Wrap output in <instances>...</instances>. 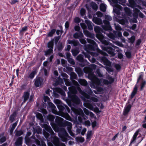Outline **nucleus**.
<instances>
[{"instance_id": "ddd939ff", "label": "nucleus", "mask_w": 146, "mask_h": 146, "mask_svg": "<svg viewBox=\"0 0 146 146\" xmlns=\"http://www.w3.org/2000/svg\"><path fill=\"white\" fill-rule=\"evenodd\" d=\"M44 79L41 77H36L34 79V85L36 87L41 86L43 84Z\"/></svg>"}, {"instance_id": "f3484780", "label": "nucleus", "mask_w": 146, "mask_h": 146, "mask_svg": "<svg viewBox=\"0 0 146 146\" xmlns=\"http://www.w3.org/2000/svg\"><path fill=\"white\" fill-rule=\"evenodd\" d=\"M84 54L86 58H88L90 62L92 63H94L96 62V59L93 56H91L89 53L85 52L83 53Z\"/></svg>"}, {"instance_id": "c03bdc74", "label": "nucleus", "mask_w": 146, "mask_h": 146, "mask_svg": "<svg viewBox=\"0 0 146 146\" xmlns=\"http://www.w3.org/2000/svg\"><path fill=\"white\" fill-rule=\"evenodd\" d=\"M63 68L64 71L66 72L67 71L71 72L72 71L73 68L69 66H65Z\"/></svg>"}, {"instance_id": "a878e982", "label": "nucleus", "mask_w": 146, "mask_h": 146, "mask_svg": "<svg viewBox=\"0 0 146 146\" xmlns=\"http://www.w3.org/2000/svg\"><path fill=\"white\" fill-rule=\"evenodd\" d=\"M68 43L71 44L72 46H76L78 45L79 44V42L77 40H68Z\"/></svg>"}, {"instance_id": "dca6fc26", "label": "nucleus", "mask_w": 146, "mask_h": 146, "mask_svg": "<svg viewBox=\"0 0 146 146\" xmlns=\"http://www.w3.org/2000/svg\"><path fill=\"white\" fill-rule=\"evenodd\" d=\"M124 10L125 11V14L124 15H122V17L123 18L126 19L127 17H131V12L129 8L127 7H125L124 8Z\"/></svg>"}, {"instance_id": "f257e3e1", "label": "nucleus", "mask_w": 146, "mask_h": 146, "mask_svg": "<svg viewBox=\"0 0 146 146\" xmlns=\"http://www.w3.org/2000/svg\"><path fill=\"white\" fill-rule=\"evenodd\" d=\"M70 78L73 83L72 85L68 87L69 91L68 92V97L72 99L73 102V106L74 108L72 110L71 112L72 116L75 119L78 118L79 121L81 122L82 120L80 119V116L78 115L83 116L84 113L80 107L82 106L80 99L76 95L77 91L78 92L81 91V89L80 87V85L78 82L74 79H76L77 76L76 74L73 72H71Z\"/></svg>"}, {"instance_id": "2f4dec72", "label": "nucleus", "mask_w": 146, "mask_h": 146, "mask_svg": "<svg viewBox=\"0 0 146 146\" xmlns=\"http://www.w3.org/2000/svg\"><path fill=\"white\" fill-rule=\"evenodd\" d=\"M16 115V112L13 113L10 116L9 120L11 122H13L15 119Z\"/></svg>"}, {"instance_id": "7c9ffc66", "label": "nucleus", "mask_w": 146, "mask_h": 146, "mask_svg": "<svg viewBox=\"0 0 146 146\" xmlns=\"http://www.w3.org/2000/svg\"><path fill=\"white\" fill-rule=\"evenodd\" d=\"M79 49L78 48H76L72 50V54L74 56H76L79 53Z\"/></svg>"}, {"instance_id": "5fc2aeb1", "label": "nucleus", "mask_w": 146, "mask_h": 146, "mask_svg": "<svg viewBox=\"0 0 146 146\" xmlns=\"http://www.w3.org/2000/svg\"><path fill=\"white\" fill-rule=\"evenodd\" d=\"M129 42L131 43H133L135 40V36L134 35L132 36L131 38L129 39Z\"/></svg>"}, {"instance_id": "412c9836", "label": "nucleus", "mask_w": 146, "mask_h": 146, "mask_svg": "<svg viewBox=\"0 0 146 146\" xmlns=\"http://www.w3.org/2000/svg\"><path fill=\"white\" fill-rule=\"evenodd\" d=\"M23 140V137H18L15 142V145L16 146H21Z\"/></svg>"}, {"instance_id": "79ce46f5", "label": "nucleus", "mask_w": 146, "mask_h": 146, "mask_svg": "<svg viewBox=\"0 0 146 146\" xmlns=\"http://www.w3.org/2000/svg\"><path fill=\"white\" fill-rule=\"evenodd\" d=\"M54 116L51 115H49L47 116V119L49 121H51V122H54L53 121L54 119Z\"/></svg>"}, {"instance_id": "39448f33", "label": "nucleus", "mask_w": 146, "mask_h": 146, "mask_svg": "<svg viewBox=\"0 0 146 146\" xmlns=\"http://www.w3.org/2000/svg\"><path fill=\"white\" fill-rule=\"evenodd\" d=\"M87 40L90 44L85 45L84 47V49L86 51V52L94 57H97L96 58L104 65L110 66L111 63L106 57L104 56H99L101 54L105 56H108V54L100 50H99L100 52H93L98 50V46L94 40L89 38H87Z\"/></svg>"}, {"instance_id": "bf43d9fd", "label": "nucleus", "mask_w": 146, "mask_h": 146, "mask_svg": "<svg viewBox=\"0 0 146 146\" xmlns=\"http://www.w3.org/2000/svg\"><path fill=\"white\" fill-rule=\"evenodd\" d=\"M114 32H115V33L116 35H117V36L118 37H119L120 38H122V33L121 32L118 31V32H117L115 31Z\"/></svg>"}, {"instance_id": "393cba45", "label": "nucleus", "mask_w": 146, "mask_h": 146, "mask_svg": "<svg viewBox=\"0 0 146 146\" xmlns=\"http://www.w3.org/2000/svg\"><path fill=\"white\" fill-rule=\"evenodd\" d=\"M85 22L88 26V28L89 30H92L93 29L92 23L88 20H86Z\"/></svg>"}, {"instance_id": "37998d69", "label": "nucleus", "mask_w": 146, "mask_h": 146, "mask_svg": "<svg viewBox=\"0 0 146 146\" xmlns=\"http://www.w3.org/2000/svg\"><path fill=\"white\" fill-rule=\"evenodd\" d=\"M92 134V131H88L86 136V139L87 141H90L91 139Z\"/></svg>"}, {"instance_id": "4d7b16f0", "label": "nucleus", "mask_w": 146, "mask_h": 146, "mask_svg": "<svg viewBox=\"0 0 146 146\" xmlns=\"http://www.w3.org/2000/svg\"><path fill=\"white\" fill-rule=\"evenodd\" d=\"M85 10L83 8H82L80 11V14L82 16H84L85 14Z\"/></svg>"}, {"instance_id": "0e129e2a", "label": "nucleus", "mask_w": 146, "mask_h": 146, "mask_svg": "<svg viewBox=\"0 0 146 146\" xmlns=\"http://www.w3.org/2000/svg\"><path fill=\"white\" fill-rule=\"evenodd\" d=\"M40 111L41 113L44 114H46L47 113V111L46 110L44 109H40Z\"/></svg>"}, {"instance_id": "473e14b6", "label": "nucleus", "mask_w": 146, "mask_h": 146, "mask_svg": "<svg viewBox=\"0 0 146 146\" xmlns=\"http://www.w3.org/2000/svg\"><path fill=\"white\" fill-rule=\"evenodd\" d=\"M36 116L37 119L40 120L41 122L43 121L44 119L43 116L41 114L38 113L36 114Z\"/></svg>"}, {"instance_id": "49530a36", "label": "nucleus", "mask_w": 146, "mask_h": 146, "mask_svg": "<svg viewBox=\"0 0 146 146\" xmlns=\"http://www.w3.org/2000/svg\"><path fill=\"white\" fill-rule=\"evenodd\" d=\"M17 125V123L16 122L14 123L12 125L11 127V128L10 129V132L11 133H12L13 132L15 128Z\"/></svg>"}, {"instance_id": "8fccbe9b", "label": "nucleus", "mask_w": 146, "mask_h": 146, "mask_svg": "<svg viewBox=\"0 0 146 146\" xmlns=\"http://www.w3.org/2000/svg\"><path fill=\"white\" fill-rule=\"evenodd\" d=\"M64 46L62 43H60L57 46V48L58 50H62L64 48Z\"/></svg>"}, {"instance_id": "6ab92c4d", "label": "nucleus", "mask_w": 146, "mask_h": 146, "mask_svg": "<svg viewBox=\"0 0 146 146\" xmlns=\"http://www.w3.org/2000/svg\"><path fill=\"white\" fill-rule=\"evenodd\" d=\"M131 108V106L130 104L126 106L124 109L123 115H127L130 111Z\"/></svg>"}, {"instance_id": "5701e85b", "label": "nucleus", "mask_w": 146, "mask_h": 146, "mask_svg": "<svg viewBox=\"0 0 146 146\" xmlns=\"http://www.w3.org/2000/svg\"><path fill=\"white\" fill-rule=\"evenodd\" d=\"M30 94L28 92H25L24 93L23 98V103H25L26 101L29 99V96Z\"/></svg>"}, {"instance_id": "69168bd1", "label": "nucleus", "mask_w": 146, "mask_h": 146, "mask_svg": "<svg viewBox=\"0 0 146 146\" xmlns=\"http://www.w3.org/2000/svg\"><path fill=\"white\" fill-rule=\"evenodd\" d=\"M66 61L64 59H61V63L63 66L65 67L66 66Z\"/></svg>"}, {"instance_id": "ea45409f", "label": "nucleus", "mask_w": 146, "mask_h": 146, "mask_svg": "<svg viewBox=\"0 0 146 146\" xmlns=\"http://www.w3.org/2000/svg\"><path fill=\"white\" fill-rule=\"evenodd\" d=\"M56 31V29H52L50 31L48 34L47 35L48 37L52 36L55 33Z\"/></svg>"}, {"instance_id": "de8ad7c7", "label": "nucleus", "mask_w": 146, "mask_h": 146, "mask_svg": "<svg viewBox=\"0 0 146 146\" xmlns=\"http://www.w3.org/2000/svg\"><path fill=\"white\" fill-rule=\"evenodd\" d=\"M67 60L68 62L70 64L74 65L75 64V62L74 60L72 58V57L70 58H67Z\"/></svg>"}, {"instance_id": "c85d7f7f", "label": "nucleus", "mask_w": 146, "mask_h": 146, "mask_svg": "<svg viewBox=\"0 0 146 146\" xmlns=\"http://www.w3.org/2000/svg\"><path fill=\"white\" fill-rule=\"evenodd\" d=\"M83 35L82 33L76 32L73 35V37L75 38H82Z\"/></svg>"}, {"instance_id": "e2e57ef3", "label": "nucleus", "mask_w": 146, "mask_h": 146, "mask_svg": "<svg viewBox=\"0 0 146 146\" xmlns=\"http://www.w3.org/2000/svg\"><path fill=\"white\" fill-rule=\"evenodd\" d=\"M74 22L76 23H78L80 22V19L78 17H75L74 20Z\"/></svg>"}, {"instance_id": "a211bd4d", "label": "nucleus", "mask_w": 146, "mask_h": 146, "mask_svg": "<svg viewBox=\"0 0 146 146\" xmlns=\"http://www.w3.org/2000/svg\"><path fill=\"white\" fill-rule=\"evenodd\" d=\"M36 74V71L35 70L32 71L28 75L25 74L24 76L25 78H30L31 79H33L35 77V75Z\"/></svg>"}, {"instance_id": "a19ab883", "label": "nucleus", "mask_w": 146, "mask_h": 146, "mask_svg": "<svg viewBox=\"0 0 146 146\" xmlns=\"http://www.w3.org/2000/svg\"><path fill=\"white\" fill-rule=\"evenodd\" d=\"M146 84V81L145 80H142V81H141L140 84L141 90H142L143 89V88Z\"/></svg>"}, {"instance_id": "bb28decb", "label": "nucleus", "mask_w": 146, "mask_h": 146, "mask_svg": "<svg viewBox=\"0 0 146 146\" xmlns=\"http://www.w3.org/2000/svg\"><path fill=\"white\" fill-rule=\"evenodd\" d=\"M78 82L81 85L87 86L88 85L87 82L85 80L82 79H79L78 80Z\"/></svg>"}, {"instance_id": "a18cd8bd", "label": "nucleus", "mask_w": 146, "mask_h": 146, "mask_svg": "<svg viewBox=\"0 0 146 146\" xmlns=\"http://www.w3.org/2000/svg\"><path fill=\"white\" fill-rule=\"evenodd\" d=\"M96 73L99 77H103V74L101 73L100 70L99 69H97L96 71Z\"/></svg>"}, {"instance_id": "cd10ccee", "label": "nucleus", "mask_w": 146, "mask_h": 146, "mask_svg": "<svg viewBox=\"0 0 146 146\" xmlns=\"http://www.w3.org/2000/svg\"><path fill=\"white\" fill-rule=\"evenodd\" d=\"M4 133L0 134V144H2L6 141V136H4Z\"/></svg>"}, {"instance_id": "1a4fd4ad", "label": "nucleus", "mask_w": 146, "mask_h": 146, "mask_svg": "<svg viewBox=\"0 0 146 146\" xmlns=\"http://www.w3.org/2000/svg\"><path fill=\"white\" fill-rule=\"evenodd\" d=\"M81 91H79V92L83 96H84L85 98L88 100V102L87 103L88 108L90 109L91 110H93L94 107L93 105L94 104L93 103V102H96L98 101V99L96 98V96L94 94L92 95L93 96H90L89 95L86 94L85 92L81 90Z\"/></svg>"}, {"instance_id": "9b49d317", "label": "nucleus", "mask_w": 146, "mask_h": 146, "mask_svg": "<svg viewBox=\"0 0 146 146\" xmlns=\"http://www.w3.org/2000/svg\"><path fill=\"white\" fill-rule=\"evenodd\" d=\"M54 102L56 105L58 109L61 112L66 110V109L68 112L70 111V109L68 106L63 104L60 100L56 99L54 100Z\"/></svg>"}, {"instance_id": "f03ea898", "label": "nucleus", "mask_w": 146, "mask_h": 146, "mask_svg": "<svg viewBox=\"0 0 146 146\" xmlns=\"http://www.w3.org/2000/svg\"><path fill=\"white\" fill-rule=\"evenodd\" d=\"M97 67L96 65L92 64L90 66H86L84 68V72L86 74H88V78L91 80L92 82L90 84V86L92 88L96 89L98 91L101 92L104 90L103 88L99 86H102V83L103 81V83L105 85H110L114 81V79L111 76L108 75L106 78L99 79L93 72V70L95 69Z\"/></svg>"}, {"instance_id": "aec40b11", "label": "nucleus", "mask_w": 146, "mask_h": 146, "mask_svg": "<svg viewBox=\"0 0 146 146\" xmlns=\"http://www.w3.org/2000/svg\"><path fill=\"white\" fill-rule=\"evenodd\" d=\"M84 111L86 114L87 115H89L91 118H96L95 115L92 112L89 111L88 109L86 108L84 109Z\"/></svg>"}, {"instance_id": "6e6552de", "label": "nucleus", "mask_w": 146, "mask_h": 146, "mask_svg": "<svg viewBox=\"0 0 146 146\" xmlns=\"http://www.w3.org/2000/svg\"><path fill=\"white\" fill-rule=\"evenodd\" d=\"M129 4V6L133 9L134 12L133 13V21L134 23L137 22V19L138 17L139 9H141L139 6L140 0H128Z\"/></svg>"}, {"instance_id": "13d9d810", "label": "nucleus", "mask_w": 146, "mask_h": 146, "mask_svg": "<svg viewBox=\"0 0 146 146\" xmlns=\"http://www.w3.org/2000/svg\"><path fill=\"white\" fill-rule=\"evenodd\" d=\"M79 40L81 43L83 44H85L86 43V41L82 38L79 39Z\"/></svg>"}, {"instance_id": "052dcab7", "label": "nucleus", "mask_w": 146, "mask_h": 146, "mask_svg": "<svg viewBox=\"0 0 146 146\" xmlns=\"http://www.w3.org/2000/svg\"><path fill=\"white\" fill-rule=\"evenodd\" d=\"M61 75L64 80L67 79V78L68 77V76L66 74L64 73H62Z\"/></svg>"}, {"instance_id": "603ef678", "label": "nucleus", "mask_w": 146, "mask_h": 146, "mask_svg": "<svg viewBox=\"0 0 146 146\" xmlns=\"http://www.w3.org/2000/svg\"><path fill=\"white\" fill-rule=\"evenodd\" d=\"M23 132L22 130L17 131L16 132L15 135L16 136H19L23 134Z\"/></svg>"}, {"instance_id": "680f3d73", "label": "nucleus", "mask_w": 146, "mask_h": 146, "mask_svg": "<svg viewBox=\"0 0 146 146\" xmlns=\"http://www.w3.org/2000/svg\"><path fill=\"white\" fill-rule=\"evenodd\" d=\"M84 124L85 126L88 127L90 125L91 123L89 121L87 120L85 121Z\"/></svg>"}, {"instance_id": "9d476101", "label": "nucleus", "mask_w": 146, "mask_h": 146, "mask_svg": "<svg viewBox=\"0 0 146 146\" xmlns=\"http://www.w3.org/2000/svg\"><path fill=\"white\" fill-rule=\"evenodd\" d=\"M105 20H103V23L104 25L101 26L102 28L106 31L110 30L111 29V27L110 25L109 21H111L112 19L111 17L108 15H106L105 17Z\"/></svg>"}, {"instance_id": "20e7f679", "label": "nucleus", "mask_w": 146, "mask_h": 146, "mask_svg": "<svg viewBox=\"0 0 146 146\" xmlns=\"http://www.w3.org/2000/svg\"><path fill=\"white\" fill-rule=\"evenodd\" d=\"M94 30L96 33V37L101 42L104 44V46H101L103 50L107 52L108 54L112 56H114L115 54V49L118 47L113 44L110 43L107 39L102 34H105L109 38L114 39L115 38V35L112 33L109 32L110 30L106 31L98 26H96L94 28Z\"/></svg>"}, {"instance_id": "b1692460", "label": "nucleus", "mask_w": 146, "mask_h": 146, "mask_svg": "<svg viewBox=\"0 0 146 146\" xmlns=\"http://www.w3.org/2000/svg\"><path fill=\"white\" fill-rule=\"evenodd\" d=\"M84 33L85 35L87 37L90 38H93L94 37L95 35L88 31H84Z\"/></svg>"}, {"instance_id": "4c0bfd02", "label": "nucleus", "mask_w": 146, "mask_h": 146, "mask_svg": "<svg viewBox=\"0 0 146 146\" xmlns=\"http://www.w3.org/2000/svg\"><path fill=\"white\" fill-rule=\"evenodd\" d=\"M85 91L86 92H85L86 94V93H87L90 95L92 96L93 94L92 91L89 86H88V87H87V89L85 90Z\"/></svg>"}, {"instance_id": "3c124183", "label": "nucleus", "mask_w": 146, "mask_h": 146, "mask_svg": "<svg viewBox=\"0 0 146 146\" xmlns=\"http://www.w3.org/2000/svg\"><path fill=\"white\" fill-rule=\"evenodd\" d=\"M143 74L142 73H141L139 75V77L137 80V84H138L139 80L142 81L143 79Z\"/></svg>"}, {"instance_id": "c9c22d12", "label": "nucleus", "mask_w": 146, "mask_h": 146, "mask_svg": "<svg viewBox=\"0 0 146 146\" xmlns=\"http://www.w3.org/2000/svg\"><path fill=\"white\" fill-rule=\"evenodd\" d=\"M27 30V27L25 26L21 29L20 30L19 34L20 35H23L24 34V32L26 31Z\"/></svg>"}, {"instance_id": "c756f323", "label": "nucleus", "mask_w": 146, "mask_h": 146, "mask_svg": "<svg viewBox=\"0 0 146 146\" xmlns=\"http://www.w3.org/2000/svg\"><path fill=\"white\" fill-rule=\"evenodd\" d=\"M137 90V87L136 84L134 87L133 92L131 94V97L132 98L136 94Z\"/></svg>"}, {"instance_id": "0eeeda50", "label": "nucleus", "mask_w": 146, "mask_h": 146, "mask_svg": "<svg viewBox=\"0 0 146 146\" xmlns=\"http://www.w3.org/2000/svg\"><path fill=\"white\" fill-rule=\"evenodd\" d=\"M145 133V131L143 129H139L134 134L129 146H137L143 139V137L141 136H144Z\"/></svg>"}, {"instance_id": "72a5a7b5", "label": "nucleus", "mask_w": 146, "mask_h": 146, "mask_svg": "<svg viewBox=\"0 0 146 146\" xmlns=\"http://www.w3.org/2000/svg\"><path fill=\"white\" fill-rule=\"evenodd\" d=\"M100 9L101 11L105 12L106 9V5L104 3H101L100 5Z\"/></svg>"}, {"instance_id": "774afa93", "label": "nucleus", "mask_w": 146, "mask_h": 146, "mask_svg": "<svg viewBox=\"0 0 146 146\" xmlns=\"http://www.w3.org/2000/svg\"><path fill=\"white\" fill-rule=\"evenodd\" d=\"M127 21L126 19H122L120 21L119 23L122 25H124L126 23Z\"/></svg>"}, {"instance_id": "f8f14e48", "label": "nucleus", "mask_w": 146, "mask_h": 146, "mask_svg": "<svg viewBox=\"0 0 146 146\" xmlns=\"http://www.w3.org/2000/svg\"><path fill=\"white\" fill-rule=\"evenodd\" d=\"M76 60L79 61L80 66L82 67H84L86 65H88L89 63L87 60L84 59V56L81 54H79L76 58Z\"/></svg>"}, {"instance_id": "423d86ee", "label": "nucleus", "mask_w": 146, "mask_h": 146, "mask_svg": "<svg viewBox=\"0 0 146 146\" xmlns=\"http://www.w3.org/2000/svg\"><path fill=\"white\" fill-rule=\"evenodd\" d=\"M45 129V130L43 129V134L47 140L48 146H66L65 144L60 142L59 138L50 126H47Z\"/></svg>"}, {"instance_id": "2eb2a0df", "label": "nucleus", "mask_w": 146, "mask_h": 146, "mask_svg": "<svg viewBox=\"0 0 146 146\" xmlns=\"http://www.w3.org/2000/svg\"><path fill=\"white\" fill-rule=\"evenodd\" d=\"M123 8L120 5L116 4L113 7V11L118 15L121 14V11H122Z\"/></svg>"}, {"instance_id": "4be33fe9", "label": "nucleus", "mask_w": 146, "mask_h": 146, "mask_svg": "<svg viewBox=\"0 0 146 146\" xmlns=\"http://www.w3.org/2000/svg\"><path fill=\"white\" fill-rule=\"evenodd\" d=\"M92 21L94 23L97 25H100L102 24V21L101 18L94 17L92 19Z\"/></svg>"}, {"instance_id": "7ed1b4c3", "label": "nucleus", "mask_w": 146, "mask_h": 146, "mask_svg": "<svg viewBox=\"0 0 146 146\" xmlns=\"http://www.w3.org/2000/svg\"><path fill=\"white\" fill-rule=\"evenodd\" d=\"M55 121V123L54 122H50V124L54 130L58 132V136L61 138V140L63 142H66L68 140L72 139L69 136L64 128L59 127H65L67 126L68 133L71 136H73L74 134L71 130L72 123L58 116L56 117Z\"/></svg>"}, {"instance_id": "6e6d98bb", "label": "nucleus", "mask_w": 146, "mask_h": 146, "mask_svg": "<svg viewBox=\"0 0 146 146\" xmlns=\"http://www.w3.org/2000/svg\"><path fill=\"white\" fill-rule=\"evenodd\" d=\"M80 25L81 27L84 31H85L87 29V27L86 24L84 23H80Z\"/></svg>"}, {"instance_id": "e433bc0d", "label": "nucleus", "mask_w": 146, "mask_h": 146, "mask_svg": "<svg viewBox=\"0 0 146 146\" xmlns=\"http://www.w3.org/2000/svg\"><path fill=\"white\" fill-rule=\"evenodd\" d=\"M91 6L92 9L95 11H96L98 9V6L97 4L95 3L92 2L91 3Z\"/></svg>"}, {"instance_id": "338daca9", "label": "nucleus", "mask_w": 146, "mask_h": 146, "mask_svg": "<svg viewBox=\"0 0 146 146\" xmlns=\"http://www.w3.org/2000/svg\"><path fill=\"white\" fill-rule=\"evenodd\" d=\"M96 15H97L98 17H101L103 16L102 13L98 11L96 13Z\"/></svg>"}, {"instance_id": "58836bf2", "label": "nucleus", "mask_w": 146, "mask_h": 146, "mask_svg": "<svg viewBox=\"0 0 146 146\" xmlns=\"http://www.w3.org/2000/svg\"><path fill=\"white\" fill-rule=\"evenodd\" d=\"M53 49H50L49 48L48 49L46 50L44 52V54L46 56L47 55H50L51 54L53 53Z\"/></svg>"}, {"instance_id": "4468645a", "label": "nucleus", "mask_w": 146, "mask_h": 146, "mask_svg": "<svg viewBox=\"0 0 146 146\" xmlns=\"http://www.w3.org/2000/svg\"><path fill=\"white\" fill-rule=\"evenodd\" d=\"M47 110L50 111L52 112L55 114H56V108L55 106L52 103L50 102L47 107Z\"/></svg>"}, {"instance_id": "864d4df0", "label": "nucleus", "mask_w": 146, "mask_h": 146, "mask_svg": "<svg viewBox=\"0 0 146 146\" xmlns=\"http://www.w3.org/2000/svg\"><path fill=\"white\" fill-rule=\"evenodd\" d=\"M114 26L115 27V29L116 30L120 31L121 30V28L120 25H119V24H115Z\"/></svg>"}, {"instance_id": "09e8293b", "label": "nucleus", "mask_w": 146, "mask_h": 146, "mask_svg": "<svg viewBox=\"0 0 146 146\" xmlns=\"http://www.w3.org/2000/svg\"><path fill=\"white\" fill-rule=\"evenodd\" d=\"M64 80L66 86H69L71 85L72 83L69 80L67 79H65Z\"/></svg>"}, {"instance_id": "f704fd0d", "label": "nucleus", "mask_w": 146, "mask_h": 146, "mask_svg": "<svg viewBox=\"0 0 146 146\" xmlns=\"http://www.w3.org/2000/svg\"><path fill=\"white\" fill-rule=\"evenodd\" d=\"M53 46L54 41L53 40H50L47 44V47L49 48L53 49Z\"/></svg>"}]
</instances>
